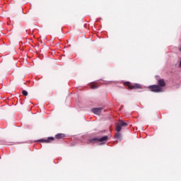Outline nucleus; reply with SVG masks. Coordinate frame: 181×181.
Instances as JSON below:
<instances>
[{
    "instance_id": "obj_13",
    "label": "nucleus",
    "mask_w": 181,
    "mask_h": 181,
    "mask_svg": "<svg viewBox=\"0 0 181 181\" xmlns=\"http://www.w3.org/2000/svg\"><path fill=\"white\" fill-rule=\"evenodd\" d=\"M180 67H181V60H180Z\"/></svg>"
},
{
    "instance_id": "obj_7",
    "label": "nucleus",
    "mask_w": 181,
    "mask_h": 181,
    "mask_svg": "<svg viewBox=\"0 0 181 181\" xmlns=\"http://www.w3.org/2000/svg\"><path fill=\"white\" fill-rule=\"evenodd\" d=\"M119 126L121 127H127L128 124H127L126 122H124L122 120H119V122L117 123Z\"/></svg>"
},
{
    "instance_id": "obj_6",
    "label": "nucleus",
    "mask_w": 181,
    "mask_h": 181,
    "mask_svg": "<svg viewBox=\"0 0 181 181\" xmlns=\"http://www.w3.org/2000/svg\"><path fill=\"white\" fill-rule=\"evenodd\" d=\"M54 137H48L47 139H40V142H46L47 144H49L50 141H54Z\"/></svg>"
},
{
    "instance_id": "obj_5",
    "label": "nucleus",
    "mask_w": 181,
    "mask_h": 181,
    "mask_svg": "<svg viewBox=\"0 0 181 181\" xmlns=\"http://www.w3.org/2000/svg\"><path fill=\"white\" fill-rule=\"evenodd\" d=\"M158 84L159 87H165L166 86V83H165V81L163 79H160L158 81Z\"/></svg>"
},
{
    "instance_id": "obj_12",
    "label": "nucleus",
    "mask_w": 181,
    "mask_h": 181,
    "mask_svg": "<svg viewBox=\"0 0 181 181\" xmlns=\"http://www.w3.org/2000/svg\"><path fill=\"white\" fill-rule=\"evenodd\" d=\"M22 93H23V95H25V96L28 95V91L26 90H23Z\"/></svg>"
},
{
    "instance_id": "obj_11",
    "label": "nucleus",
    "mask_w": 181,
    "mask_h": 181,
    "mask_svg": "<svg viewBox=\"0 0 181 181\" xmlns=\"http://www.w3.org/2000/svg\"><path fill=\"white\" fill-rule=\"evenodd\" d=\"M90 88H93V89H94V88H98V86L97 85H95V84H92V85L90 86Z\"/></svg>"
},
{
    "instance_id": "obj_2",
    "label": "nucleus",
    "mask_w": 181,
    "mask_h": 181,
    "mask_svg": "<svg viewBox=\"0 0 181 181\" xmlns=\"http://www.w3.org/2000/svg\"><path fill=\"white\" fill-rule=\"evenodd\" d=\"M148 88L153 93H162V91H163L162 90V88L160 86H159L158 85H151V86H148Z\"/></svg>"
},
{
    "instance_id": "obj_9",
    "label": "nucleus",
    "mask_w": 181,
    "mask_h": 181,
    "mask_svg": "<svg viewBox=\"0 0 181 181\" xmlns=\"http://www.w3.org/2000/svg\"><path fill=\"white\" fill-rule=\"evenodd\" d=\"M122 129V127L117 123L116 126V131L117 132H120V131Z\"/></svg>"
},
{
    "instance_id": "obj_10",
    "label": "nucleus",
    "mask_w": 181,
    "mask_h": 181,
    "mask_svg": "<svg viewBox=\"0 0 181 181\" xmlns=\"http://www.w3.org/2000/svg\"><path fill=\"white\" fill-rule=\"evenodd\" d=\"M115 138H116V139H121V134H119V132H117L115 135Z\"/></svg>"
},
{
    "instance_id": "obj_1",
    "label": "nucleus",
    "mask_w": 181,
    "mask_h": 181,
    "mask_svg": "<svg viewBox=\"0 0 181 181\" xmlns=\"http://www.w3.org/2000/svg\"><path fill=\"white\" fill-rule=\"evenodd\" d=\"M108 139L107 136H105L101 137L100 139L93 138L89 139L88 142L90 144H97V142H103V144H105V141Z\"/></svg>"
},
{
    "instance_id": "obj_3",
    "label": "nucleus",
    "mask_w": 181,
    "mask_h": 181,
    "mask_svg": "<svg viewBox=\"0 0 181 181\" xmlns=\"http://www.w3.org/2000/svg\"><path fill=\"white\" fill-rule=\"evenodd\" d=\"M125 84L128 86L130 90H134L136 88H142V86H141L139 83H134L133 85H129V82H126Z\"/></svg>"
},
{
    "instance_id": "obj_8",
    "label": "nucleus",
    "mask_w": 181,
    "mask_h": 181,
    "mask_svg": "<svg viewBox=\"0 0 181 181\" xmlns=\"http://www.w3.org/2000/svg\"><path fill=\"white\" fill-rule=\"evenodd\" d=\"M65 135L64 134H58L55 136V138L57 139H62V138H64Z\"/></svg>"
},
{
    "instance_id": "obj_4",
    "label": "nucleus",
    "mask_w": 181,
    "mask_h": 181,
    "mask_svg": "<svg viewBox=\"0 0 181 181\" xmlns=\"http://www.w3.org/2000/svg\"><path fill=\"white\" fill-rule=\"evenodd\" d=\"M103 110H104V108L103 107H95L92 109V112L96 115H100V114H101V112H103Z\"/></svg>"
}]
</instances>
